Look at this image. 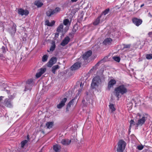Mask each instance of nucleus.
<instances>
[{"mask_svg": "<svg viewBox=\"0 0 152 152\" xmlns=\"http://www.w3.org/2000/svg\"><path fill=\"white\" fill-rule=\"evenodd\" d=\"M34 4L38 7H41L43 5V4L39 1H35L34 2Z\"/></svg>", "mask_w": 152, "mask_h": 152, "instance_id": "5701e85b", "label": "nucleus"}, {"mask_svg": "<svg viewBox=\"0 0 152 152\" xmlns=\"http://www.w3.org/2000/svg\"><path fill=\"white\" fill-rule=\"evenodd\" d=\"M46 69L45 68H41L39 69L38 72L36 74V77L37 78L40 77L46 71Z\"/></svg>", "mask_w": 152, "mask_h": 152, "instance_id": "0eeeda50", "label": "nucleus"}, {"mask_svg": "<svg viewBox=\"0 0 152 152\" xmlns=\"http://www.w3.org/2000/svg\"><path fill=\"white\" fill-rule=\"evenodd\" d=\"M80 86L81 88H82L83 87V84H82V83H81L80 84Z\"/></svg>", "mask_w": 152, "mask_h": 152, "instance_id": "79ce46f5", "label": "nucleus"}, {"mask_svg": "<svg viewBox=\"0 0 152 152\" xmlns=\"http://www.w3.org/2000/svg\"><path fill=\"white\" fill-rule=\"evenodd\" d=\"M80 67V63L77 62L75 63L71 67V69L72 70H75L79 69Z\"/></svg>", "mask_w": 152, "mask_h": 152, "instance_id": "9d476101", "label": "nucleus"}, {"mask_svg": "<svg viewBox=\"0 0 152 152\" xmlns=\"http://www.w3.org/2000/svg\"><path fill=\"white\" fill-rule=\"evenodd\" d=\"M78 0H71V1L73 2H75L77 1Z\"/></svg>", "mask_w": 152, "mask_h": 152, "instance_id": "37998d69", "label": "nucleus"}, {"mask_svg": "<svg viewBox=\"0 0 152 152\" xmlns=\"http://www.w3.org/2000/svg\"><path fill=\"white\" fill-rule=\"evenodd\" d=\"M31 88L30 87V86H27V83H26L25 91H26L28 90H29V89L30 90Z\"/></svg>", "mask_w": 152, "mask_h": 152, "instance_id": "58836bf2", "label": "nucleus"}, {"mask_svg": "<svg viewBox=\"0 0 152 152\" xmlns=\"http://www.w3.org/2000/svg\"><path fill=\"white\" fill-rule=\"evenodd\" d=\"M61 148V146L57 145H55L53 146V149L55 152H60Z\"/></svg>", "mask_w": 152, "mask_h": 152, "instance_id": "f3484780", "label": "nucleus"}, {"mask_svg": "<svg viewBox=\"0 0 152 152\" xmlns=\"http://www.w3.org/2000/svg\"><path fill=\"white\" fill-rule=\"evenodd\" d=\"M127 91V87L125 85H121L115 89V95L117 97H119L120 93L123 95L126 93Z\"/></svg>", "mask_w": 152, "mask_h": 152, "instance_id": "f257e3e1", "label": "nucleus"}, {"mask_svg": "<svg viewBox=\"0 0 152 152\" xmlns=\"http://www.w3.org/2000/svg\"><path fill=\"white\" fill-rule=\"evenodd\" d=\"M130 45H126L125 46L124 48H130Z\"/></svg>", "mask_w": 152, "mask_h": 152, "instance_id": "a19ab883", "label": "nucleus"}, {"mask_svg": "<svg viewBox=\"0 0 152 152\" xmlns=\"http://www.w3.org/2000/svg\"><path fill=\"white\" fill-rule=\"evenodd\" d=\"M33 80L31 79L28 80L26 82L27 83V86H30V88H31L32 86V82Z\"/></svg>", "mask_w": 152, "mask_h": 152, "instance_id": "a878e982", "label": "nucleus"}, {"mask_svg": "<svg viewBox=\"0 0 152 152\" xmlns=\"http://www.w3.org/2000/svg\"><path fill=\"white\" fill-rule=\"evenodd\" d=\"M27 138H28V139L29 137H28V136H27Z\"/></svg>", "mask_w": 152, "mask_h": 152, "instance_id": "de8ad7c7", "label": "nucleus"}, {"mask_svg": "<svg viewBox=\"0 0 152 152\" xmlns=\"http://www.w3.org/2000/svg\"><path fill=\"white\" fill-rule=\"evenodd\" d=\"M46 126L48 129H50L53 126V123L52 122H48L46 124Z\"/></svg>", "mask_w": 152, "mask_h": 152, "instance_id": "412c9836", "label": "nucleus"}, {"mask_svg": "<svg viewBox=\"0 0 152 152\" xmlns=\"http://www.w3.org/2000/svg\"><path fill=\"white\" fill-rule=\"evenodd\" d=\"M133 23L137 26H138L142 23V21L140 19L136 18H134L132 19Z\"/></svg>", "mask_w": 152, "mask_h": 152, "instance_id": "6e6552de", "label": "nucleus"}, {"mask_svg": "<svg viewBox=\"0 0 152 152\" xmlns=\"http://www.w3.org/2000/svg\"><path fill=\"white\" fill-rule=\"evenodd\" d=\"M28 141L27 140H25L22 141L21 142V147L22 148H23L26 144L27 142Z\"/></svg>", "mask_w": 152, "mask_h": 152, "instance_id": "2f4dec72", "label": "nucleus"}, {"mask_svg": "<svg viewBox=\"0 0 152 152\" xmlns=\"http://www.w3.org/2000/svg\"><path fill=\"white\" fill-rule=\"evenodd\" d=\"M135 124V123L134 121L132 120H131L130 122L129 129H131L132 126L134 125Z\"/></svg>", "mask_w": 152, "mask_h": 152, "instance_id": "72a5a7b5", "label": "nucleus"}, {"mask_svg": "<svg viewBox=\"0 0 152 152\" xmlns=\"http://www.w3.org/2000/svg\"><path fill=\"white\" fill-rule=\"evenodd\" d=\"M16 25H13V26L12 30H13V32L14 33H15L16 31Z\"/></svg>", "mask_w": 152, "mask_h": 152, "instance_id": "4c0bfd02", "label": "nucleus"}, {"mask_svg": "<svg viewBox=\"0 0 152 152\" xmlns=\"http://www.w3.org/2000/svg\"><path fill=\"white\" fill-rule=\"evenodd\" d=\"M5 105L8 107H11L12 106V104L10 101L7 99H6L5 101Z\"/></svg>", "mask_w": 152, "mask_h": 152, "instance_id": "a211bd4d", "label": "nucleus"}, {"mask_svg": "<svg viewBox=\"0 0 152 152\" xmlns=\"http://www.w3.org/2000/svg\"><path fill=\"white\" fill-rule=\"evenodd\" d=\"M55 23L54 20H52L50 22L49 20H46L45 22V24L49 26H53Z\"/></svg>", "mask_w": 152, "mask_h": 152, "instance_id": "dca6fc26", "label": "nucleus"}, {"mask_svg": "<svg viewBox=\"0 0 152 152\" xmlns=\"http://www.w3.org/2000/svg\"><path fill=\"white\" fill-rule=\"evenodd\" d=\"M92 54V51H88L85 53L83 56V58L84 59H86L88 58L91 56Z\"/></svg>", "mask_w": 152, "mask_h": 152, "instance_id": "ddd939ff", "label": "nucleus"}, {"mask_svg": "<svg viewBox=\"0 0 152 152\" xmlns=\"http://www.w3.org/2000/svg\"><path fill=\"white\" fill-rule=\"evenodd\" d=\"M110 11V9L109 8H107V9H106L104 11H103L102 12V13L101 14V17L102 15H106V14H108V13Z\"/></svg>", "mask_w": 152, "mask_h": 152, "instance_id": "bb28decb", "label": "nucleus"}, {"mask_svg": "<svg viewBox=\"0 0 152 152\" xmlns=\"http://www.w3.org/2000/svg\"><path fill=\"white\" fill-rule=\"evenodd\" d=\"M71 142L70 140L69 139H63L61 141V143L63 145H67L69 144Z\"/></svg>", "mask_w": 152, "mask_h": 152, "instance_id": "4468645a", "label": "nucleus"}, {"mask_svg": "<svg viewBox=\"0 0 152 152\" xmlns=\"http://www.w3.org/2000/svg\"><path fill=\"white\" fill-rule=\"evenodd\" d=\"M55 48V45L54 43H53L52 44V45L50 47V51H53L54 50Z\"/></svg>", "mask_w": 152, "mask_h": 152, "instance_id": "c9c22d12", "label": "nucleus"}, {"mask_svg": "<svg viewBox=\"0 0 152 152\" xmlns=\"http://www.w3.org/2000/svg\"><path fill=\"white\" fill-rule=\"evenodd\" d=\"M18 12L19 15L23 16L24 15H26L29 13V12L27 10H24L22 9H19L18 10Z\"/></svg>", "mask_w": 152, "mask_h": 152, "instance_id": "423d86ee", "label": "nucleus"}, {"mask_svg": "<svg viewBox=\"0 0 152 152\" xmlns=\"http://www.w3.org/2000/svg\"><path fill=\"white\" fill-rule=\"evenodd\" d=\"M59 66L58 65L53 66L52 68V71L53 73L54 74H55L56 70L59 69Z\"/></svg>", "mask_w": 152, "mask_h": 152, "instance_id": "6ab92c4d", "label": "nucleus"}, {"mask_svg": "<svg viewBox=\"0 0 152 152\" xmlns=\"http://www.w3.org/2000/svg\"><path fill=\"white\" fill-rule=\"evenodd\" d=\"M64 24L65 25H69L70 23L68 19H66L64 20L63 22Z\"/></svg>", "mask_w": 152, "mask_h": 152, "instance_id": "c756f323", "label": "nucleus"}, {"mask_svg": "<svg viewBox=\"0 0 152 152\" xmlns=\"http://www.w3.org/2000/svg\"><path fill=\"white\" fill-rule=\"evenodd\" d=\"M144 4H142V5H141L140 6V7H142L143 6H144Z\"/></svg>", "mask_w": 152, "mask_h": 152, "instance_id": "c03bdc74", "label": "nucleus"}, {"mask_svg": "<svg viewBox=\"0 0 152 152\" xmlns=\"http://www.w3.org/2000/svg\"><path fill=\"white\" fill-rule=\"evenodd\" d=\"M0 51H2V53H4L6 52L5 48L4 46H2L0 49Z\"/></svg>", "mask_w": 152, "mask_h": 152, "instance_id": "e433bc0d", "label": "nucleus"}, {"mask_svg": "<svg viewBox=\"0 0 152 152\" xmlns=\"http://www.w3.org/2000/svg\"><path fill=\"white\" fill-rule=\"evenodd\" d=\"M113 58L117 62H119L120 60V58L117 56H113Z\"/></svg>", "mask_w": 152, "mask_h": 152, "instance_id": "7c9ffc66", "label": "nucleus"}, {"mask_svg": "<svg viewBox=\"0 0 152 152\" xmlns=\"http://www.w3.org/2000/svg\"><path fill=\"white\" fill-rule=\"evenodd\" d=\"M57 58L56 57H52L49 61L47 63V66L48 67H51L55 64L57 61Z\"/></svg>", "mask_w": 152, "mask_h": 152, "instance_id": "39448f33", "label": "nucleus"}, {"mask_svg": "<svg viewBox=\"0 0 152 152\" xmlns=\"http://www.w3.org/2000/svg\"><path fill=\"white\" fill-rule=\"evenodd\" d=\"M47 16H50L52 15H53V12H52V10L50 9L47 11Z\"/></svg>", "mask_w": 152, "mask_h": 152, "instance_id": "c85d7f7f", "label": "nucleus"}, {"mask_svg": "<svg viewBox=\"0 0 152 152\" xmlns=\"http://www.w3.org/2000/svg\"><path fill=\"white\" fill-rule=\"evenodd\" d=\"M60 10V9L58 7L56 8L54 10H52L53 14H56L59 12Z\"/></svg>", "mask_w": 152, "mask_h": 152, "instance_id": "cd10ccee", "label": "nucleus"}, {"mask_svg": "<svg viewBox=\"0 0 152 152\" xmlns=\"http://www.w3.org/2000/svg\"><path fill=\"white\" fill-rule=\"evenodd\" d=\"M116 83V81L114 79H111L109 82L108 88L110 89Z\"/></svg>", "mask_w": 152, "mask_h": 152, "instance_id": "9b49d317", "label": "nucleus"}, {"mask_svg": "<svg viewBox=\"0 0 152 152\" xmlns=\"http://www.w3.org/2000/svg\"><path fill=\"white\" fill-rule=\"evenodd\" d=\"M74 102V99L72 100L68 104L66 108V111H68L69 108H70L71 105H72Z\"/></svg>", "mask_w": 152, "mask_h": 152, "instance_id": "4be33fe9", "label": "nucleus"}, {"mask_svg": "<svg viewBox=\"0 0 152 152\" xmlns=\"http://www.w3.org/2000/svg\"><path fill=\"white\" fill-rule=\"evenodd\" d=\"M1 99H2V97H0V102L1 101Z\"/></svg>", "mask_w": 152, "mask_h": 152, "instance_id": "a18cd8bd", "label": "nucleus"}, {"mask_svg": "<svg viewBox=\"0 0 152 152\" xmlns=\"http://www.w3.org/2000/svg\"><path fill=\"white\" fill-rule=\"evenodd\" d=\"M67 100V99L66 98H64L62 99L61 102L57 105V107L60 109L62 108L65 105V103Z\"/></svg>", "mask_w": 152, "mask_h": 152, "instance_id": "1a4fd4ad", "label": "nucleus"}, {"mask_svg": "<svg viewBox=\"0 0 152 152\" xmlns=\"http://www.w3.org/2000/svg\"><path fill=\"white\" fill-rule=\"evenodd\" d=\"M110 110L112 112H113L115 110V107L114 105L113 104H110L109 105Z\"/></svg>", "mask_w": 152, "mask_h": 152, "instance_id": "aec40b11", "label": "nucleus"}, {"mask_svg": "<svg viewBox=\"0 0 152 152\" xmlns=\"http://www.w3.org/2000/svg\"><path fill=\"white\" fill-rule=\"evenodd\" d=\"M146 58L148 59H152V54H147L146 56Z\"/></svg>", "mask_w": 152, "mask_h": 152, "instance_id": "f704fd0d", "label": "nucleus"}, {"mask_svg": "<svg viewBox=\"0 0 152 152\" xmlns=\"http://www.w3.org/2000/svg\"><path fill=\"white\" fill-rule=\"evenodd\" d=\"M112 40L110 38H106L103 42V43L105 45H109L111 44Z\"/></svg>", "mask_w": 152, "mask_h": 152, "instance_id": "2eb2a0df", "label": "nucleus"}, {"mask_svg": "<svg viewBox=\"0 0 152 152\" xmlns=\"http://www.w3.org/2000/svg\"><path fill=\"white\" fill-rule=\"evenodd\" d=\"M143 146H137V148L139 150H141L143 148Z\"/></svg>", "mask_w": 152, "mask_h": 152, "instance_id": "ea45409f", "label": "nucleus"}, {"mask_svg": "<svg viewBox=\"0 0 152 152\" xmlns=\"http://www.w3.org/2000/svg\"><path fill=\"white\" fill-rule=\"evenodd\" d=\"M126 146V143L123 140H120L118 143V147L117 149V152H123V151L125 149Z\"/></svg>", "mask_w": 152, "mask_h": 152, "instance_id": "20e7f679", "label": "nucleus"}, {"mask_svg": "<svg viewBox=\"0 0 152 152\" xmlns=\"http://www.w3.org/2000/svg\"><path fill=\"white\" fill-rule=\"evenodd\" d=\"M137 117H139V118L137 121L136 125L137 126H141L145 123L147 119V118L145 115H141L139 113H138Z\"/></svg>", "mask_w": 152, "mask_h": 152, "instance_id": "f03ea898", "label": "nucleus"}, {"mask_svg": "<svg viewBox=\"0 0 152 152\" xmlns=\"http://www.w3.org/2000/svg\"><path fill=\"white\" fill-rule=\"evenodd\" d=\"M63 27V25L62 24H61L57 28V31L58 32H61L62 31Z\"/></svg>", "mask_w": 152, "mask_h": 152, "instance_id": "b1692460", "label": "nucleus"}, {"mask_svg": "<svg viewBox=\"0 0 152 152\" xmlns=\"http://www.w3.org/2000/svg\"><path fill=\"white\" fill-rule=\"evenodd\" d=\"M48 56L46 55H44L42 58V61L44 62L46 61L48 59Z\"/></svg>", "mask_w": 152, "mask_h": 152, "instance_id": "473e14b6", "label": "nucleus"}, {"mask_svg": "<svg viewBox=\"0 0 152 152\" xmlns=\"http://www.w3.org/2000/svg\"><path fill=\"white\" fill-rule=\"evenodd\" d=\"M148 15H149V16H151V17H152V15H151V14L150 13H149L148 14Z\"/></svg>", "mask_w": 152, "mask_h": 152, "instance_id": "49530a36", "label": "nucleus"}, {"mask_svg": "<svg viewBox=\"0 0 152 152\" xmlns=\"http://www.w3.org/2000/svg\"><path fill=\"white\" fill-rule=\"evenodd\" d=\"M69 40L70 38L69 37H67L63 40L62 42L61 43V45L64 46L68 43Z\"/></svg>", "mask_w": 152, "mask_h": 152, "instance_id": "f8f14e48", "label": "nucleus"}, {"mask_svg": "<svg viewBox=\"0 0 152 152\" xmlns=\"http://www.w3.org/2000/svg\"><path fill=\"white\" fill-rule=\"evenodd\" d=\"M101 83V80L99 76H96L93 79L92 82L91 84V87L93 88H96L100 85Z\"/></svg>", "mask_w": 152, "mask_h": 152, "instance_id": "7ed1b4c3", "label": "nucleus"}, {"mask_svg": "<svg viewBox=\"0 0 152 152\" xmlns=\"http://www.w3.org/2000/svg\"><path fill=\"white\" fill-rule=\"evenodd\" d=\"M48 52H49V51L48 50Z\"/></svg>", "mask_w": 152, "mask_h": 152, "instance_id": "09e8293b", "label": "nucleus"}, {"mask_svg": "<svg viewBox=\"0 0 152 152\" xmlns=\"http://www.w3.org/2000/svg\"><path fill=\"white\" fill-rule=\"evenodd\" d=\"M101 17V16H99L96 19L93 23L94 25H97L99 23L100 21V18Z\"/></svg>", "mask_w": 152, "mask_h": 152, "instance_id": "393cba45", "label": "nucleus"}]
</instances>
